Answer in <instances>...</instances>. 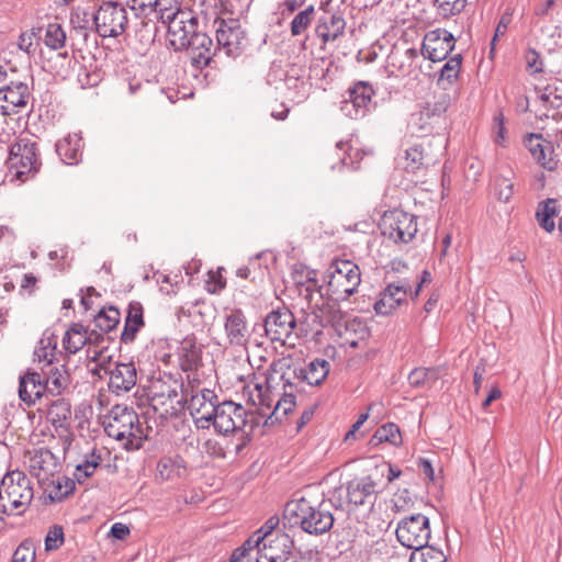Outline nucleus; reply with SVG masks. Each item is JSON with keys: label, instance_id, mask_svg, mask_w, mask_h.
<instances>
[{"label": "nucleus", "instance_id": "nucleus-1", "mask_svg": "<svg viewBox=\"0 0 562 562\" xmlns=\"http://www.w3.org/2000/svg\"><path fill=\"white\" fill-rule=\"evenodd\" d=\"M327 506L325 503L313 505L302 497L285 505L284 517L291 525L300 526L307 533L323 535L334 525V516Z\"/></svg>", "mask_w": 562, "mask_h": 562}, {"label": "nucleus", "instance_id": "nucleus-2", "mask_svg": "<svg viewBox=\"0 0 562 562\" xmlns=\"http://www.w3.org/2000/svg\"><path fill=\"white\" fill-rule=\"evenodd\" d=\"M34 497L31 480L21 471L7 473L0 485V515H21Z\"/></svg>", "mask_w": 562, "mask_h": 562}, {"label": "nucleus", "instance_id": "nucleus-3", "mask_svg": "<svg viewBox=\"0 0 562 562\" xmlns=\"http://www.w3.org/2000/svg\"><path fill=\"white\" fill-rule=\"evenodd\" d=\"M10 173L22 182L33 177L41 167L38 147L29 136H20L10 146L7 160Z\"/></svg>", "mask_w": 562, "mask_h": 562}, {"label": "nucleus", "instance_id": "nucleus-4", "mask_svg": "<svg viewBox=\"0 0 562 562\" xmlns=\"http://www.w3.org/2000/svg\"><path fill=\"white\" fill-rule=\"evenodd\" d=\"M104 430L116 440L126 439L130 443L138 445L144 434L139 425L137 414L123 405H115L109 413L104 422Z\"/></svg>", "mask_w": 562, "mask_h": 562}, {"label": "nucleus", "instance_id": "nucleus-5", "mask_svg": "<svg viewBox=\"0 0 562 562\" xmlns=\"http://www.w3.org/2000/svg\"><path fill=\"white\" fill-rule=\"evenodd\" d=\"M181 390L182 384L170 375L157 379L150 385V406L161 417L177 415L183 402Z\"/></svg>", "mask_w": 562, "mask_h": 562}, {"label": "nucleus", "instance_id": "nucleus-6", "mask_svg": "<svg viewBox=\"0 0 562 562\" xmlns=\"http://www.w3.org/2000/svg\"><path fill=\"white\" fill-rule=\"evenodd\" d=\"M328 289L337 299L346 300L357 292L361 283L359 267L345 259L334 260L327 270Z\"/></svg>", "mask_w": 562, "mask_h": 562}, {"label": "nucleus", "instance_id": "nucleus-7", "mask_svg": "<svg viewBox=\"0 0 562 562\" xmlns=\"http://www.w3.org/2000/svg\"><path fill=\"white\" fill-rule=\"evenodd\" d=\"M397 541L413 551L428 544L431 530L429 518L423 514H414L402 518L395 530Z\"/></svg>", "mask_w": 562, "mask_h": 562}, {"label": "nucleus", "instance_id": "nucleus-8", "mask_svg": "<svg viewBox=\"0 0 562 562\" xmlns=\"http://www.w3.org/2000/svg\"><path fill=\"white\" fill-rule=\"evenodd\" d=\"M93 25L101 37H117L126 30V9L116 2H104L93 13Z\"/></svg>", "mask_w": 562, "mask_h": 562}, {"label": "nucleus", "instance_id": "nucleus-9", "mask_svg": "<svg viewBox=\"0 0 562 562\" xmlns=\"http://www.w3.org/2000/svg\"><path fill=\"white\" fill-rule=\"evenodd\" d=\"M379 226L382 235L395 243H408L417 233L416 217L402 210L385 212Z\"/></svg>", "mask_w": 562, "mask_h": 562}, {"label": "nucleus", "instance_id": "nucleus-10", "mask_svg": "<svg viewBox=\"0 0 562 562\" xmlns=\"http://www.w3.org/2000/svg\"><path fill=\"white\" fill-rule=\"evenodd\" d=\"M165 25L168 43L175 50H183L190 45L191 37L198 33V19L191 10L176 12V16Z\"/></svg>", "mask_w": 562, "mask_h": 562}, {"label": "nucleus", "instance_id": "nucleus-11", "mask_svg": "<svg viewBox=\"0 0 562 562\" xmlns=\"http://www.w3.org/2000/svg\"><path fill=\"white\" fill-rule=\"evenodd\" d=\"M211 424L218 434L224 436L243 431L247 424V412L239 404L223 402L217 404Z\"/></svg>", "mask_w": 562, "mask_h": 562}, {"label": "nucleus", "instance_id": "nucleus-12", "mask_svg": "<svg viewBox=\"0 0 562 562\" xmlns=\"http://www.w3.org/2000/svg\"><path fill=\"white\" fill-rule=\"evenodd\" d=\"M215 23L217 24L216 48L223 50L227 56H237L246 41L240 22L236 19H220L215 20Z\"/></svg>", "mask_w": 562, "mask_h": 562}, {"label": "nucleus", "instance_id": "nucleus-13", "mask_svg": "<svg viewBox=\"0 0 562 562\" xmlns=\"http://www.w3.org/2000/svg\"><path fill=\"white\" fill-rule=\"evenodd\" d=\"M437 151L431 150V142L415 144L405 150L403 168L409 173H417L435 165L443 148L442 139L437 140Z\"/></svg>", "mask_w": 562, "mask_h": 562}, {"label": "nucleus", "instance_id": "nucleus-14", "mask_svg": "<svg viewBox=\"0 0 562 562\" xmlns=\"http://www.w3.org/2000/svg\"><path fill=\"white\" fill-rule=\"evenodd\" d=\"M285 367L291 379L295 378L300 382H306L310 385H319L329 372V362L325 359H314L305 367L294 368L293 370L290 369L285 359H279L271 364L274 372H281Z\"/></svg>", "mask_w": 562, "mask_h": 562}, {"label": "nucleus", "instance_id": "nucleus-15", "mask_svg": "<svg viewBox=\"0 0 562 562\" xmlns=\"http://www.w3.org/2000/svg\"><path fill=\"white\" fill-rule=\"evenodd\" d=\"M296 319L288 308L270 312L265 319V331L272 341L285 345L293 336Z\"/></svg>", "mask_w": 562, "mask_h": 562}, {"label": "nucleus", "instance_id": "nucleus-16", "mask_svg": "<svg viewBox=\"0 0 562 562\" xmlns=\"http://www.w3.org/2000/svg\"><path fill=\"white\" fill-rule=\"evenodd\" d=\"M216 395L209 389L193 393L188 401V409L200 429H209L214 412H216Z\"/></svg>", "mask_w": 562, "mask_h": 562}, {"label": "nucleus", "instance_id": "nucleus-17", "mask_svg": "<svg viewBox=\"0 0 562 562\" xmlns=\"http://www.w3.org/2000/svg\"><path fill=\"white\" fill-rule=\"evenodd\" d=\"M454 48L453 35L443 29H436L426 33L422 54L425 58L436 63L447 58Z\"/></svg>", "mask_w": 562, "mask_h": 562}, {"label": "nucleus", "instance_id": "nucleus-18", "mask_svg": "<svg viewBox=\"0 0 562 562\" xmlns=\"http://www.w3.org/2000/svg\"><path fill=\"white\" fill-rule=\"evenodd\" d=\"M373 94L372 87L360 81L348 90V99L341 102L340 110L350 119L362 117L369 112Z\"/></svg>", "mask_w": 562, "mask_h": 562}, {"label": "nucleus", "instance_id": "nucleus-19", "mask_svg": "<svg viewBox=\"0 0 562 562\" xmlns=\"http://www.w3.org/2000/svg\"><path fill=\"white\" fill-rule=\"evenodd\" d=\"M449 106V97L442 95L439 100L427 103L417 113H414L411 119V125L417 132L427 134L430 133L443 119V114Z\"/></svg>", "mask_w": 562, "mask_h": 562}, {"label": "nucleus", "instance_id": "nucleus-20", "mask_svg": "<svg viewBox=\"0 0 562 562\" xmlns=\"http://www.w3.org/2000/svg\"><path fill=\"white\" fill-rule=\"evenodd\" d=\"M26 457L29 470L38 481L47 480L57 471V458L46 448L29 450Z\"/></svg>", "mask_w": 562, "mask_h": 562}, {"label": "nucleus", "instance_id": "nucleus-21", "mask_svg": "<svg viewBox=\"0 0 562 562\" xmlns=\"http://www.w3.org/2000/svg\"><path fill=\"white\" fill-rule=\"evenodd\" d=\"M346 21L340 12H324L316 21L315 35L325 45L344 35Z\"/></svg>", "mask_w": 562, "mask_h": 562}, {"label": "nucleus", "instance_id": "nucleus-22", "mask_svg": "<svg viewBox=\"0 0 562 562\" xmlns=\"http://www.w3.org/2000/svg\"><path fill=\"white\" fill-rule=\"evenodd\" d=\"M109 389L116 394L131 391L137 382L134 362L116 363L109 370Z\"/></svg>", "mask_w": 562, "mask_h": 562}, {"label": "nucleus", "instance_id": "nucleus-23", "mask_svg": "<svg viewBox=\"0 0 562 562\" xmlns=\"http://www.w3.org/2000/svg\"><path fill=\"white\" fill-rule=\"evenodd\" d=\"M407 285L405 283L389 284L381 292L379 300L374 303V311L378 315L387 316L392 314L407 297Z\"/></svg>", "mask_w": 562, "mask_h": 562}, {"label": "nucleus", "instance_id": "nucleus-24", "mask_svg": "<svg viewBox=\"0 0 562 562\" xmlns=\"http://www.w3.org/2000/svg\"><path fill=\"white\" fill-rule=\"evenodd\" d=\"M184 49L189 52L193 66L203 67L210 64L217 48L214 47L209 35L198 32L191 37L190 45L186 46Z\"/></svg>", "mask_w": 562, "mask_h": 562}, {"label": "nucleus", "instance_id": "nucleus-25", "mask_svg": "<svg viewBox=\"0 0 562 562\" xmlns=\"http://www.w3.org/2000/svg\"><path fill=\"white\" fill-rule=\"evenodd\" d=\"M348 499L356 506L373 504L376 494V483L371 475L355 479L348 483Z\"/></svg>", "mask_w": 562, "mask_h": 562}, {"label": "nucleus", "instance_id": "nucleus-26", "mask_svg": "<svg viewBox=\"0 0 562 562\" xmlns=\"http://www.w3.org/2000/svg\"><path fill=\"white\" fill-rule=\"evenodd\" d=\"M526 148L530 151L531 156L548 170H553L557 166L552 155L554 153L551 144L546 140L540 134H530L524 139Z\"/></svg>", "mask_w": 562, "mask_h": 562}, {"label": "nucleus", "instance_id": "nucleus-27", "mask_svg": "<svg viewBox=\"0 0 562 562\" xmlns=\"http://www.w3.org/2000/svg\"><path fill=\"white\" fill-rule=\"evenodd\" d=\"M224 328L231 345H246L249 334L246 317L241 311H232L225 318Z\"/></svg>", "mask_w": 562, "mask_h": 562}, {"label": "nucleus", "instance_id": "nucleus-28", "mask_svg": "<svg viewBox=\"0 0 562 562\" xmlns=\"http://www.w3.org/2000/svg\"><path fill=\"white\" fill-rule=\"evenodd\" d=\"M188 474L186 462L182 458L162 457L157 462L156 479L160 482L178 481Z\"/></svg>", "mask_w": 562, "mask_h": 562}, {"label": "nucleus", "instance_id": "nucleus-29", "mask_svg": "<svg viewBox=\"0 0 562 562\" xmlns=\"http://www.w3.org/2000/svg\"><path fill=\"white\" fill-rule=\"evenodd\" d=\"M44 380L37 372H27L20 379L19 396L29 404H35L45 394Z\"/></svg>", "mask_w": 562, "mask_h": 562}, {"label": "nucleus", "instance_id": "nucleus-30", "mask_svg": "<svg viewBox=\"0 0 562 562\" xmlns=\"http://www.w3.org/2000/svg\"><path fill=\"white\" fill-rule=\"evenodd\" d=\"M92 15L93 13H89L86 10H81L79 8L71 13L70 23L74 31V34L71 35V46L74 49L81 50V47H79V43L76 42V38H80L86 43L91 35V32L94 27Z\"/></svg>", "mask_w": 562, "mask_h": 562}, {"label": "nucleus", "instance_id": "nucleus-31", "mask_svg": "<svg viewBox=\"0 0 562 562\" xmlns=\"http://www.w3.org/2000/svg\"><path fill=\"white\" fill-rule=\"evenodd\" d=\"M417 50L408 48L404 52H392L387 57L386 71L390 77L407 76L412 71Z\"/></svg>", "mask_w": 562, "mask_h": 562}, {"label": "nucleus", "instance_id": "nucleus-32", "mask_svg": "<svg viewBox=\"0 0 562 562\" xmlns=\"http://www.w3.org/2000/svg\"><path fill=\"white\" fill-rule=\"evenodd\" d=\"M82 139L77 133L69 134L56 144V151L67 165L78 164L82 157Z\"/></svg>", "mask_w": 562, "mask_h": 562}, {"label": "nucleus", "instance_id": "nucleus-33", "mask_svg": "<svg viewBox=\"0 0 562 562\" xmlns=\"http://www.w3.org/2000/svg\"><path fill=\"white\" fill-rule=\"evenodd\" d=\"M202 350L193 338H184L179 347V361L183 371H191L201 364Z\"/></svg>", "mask_w": 562, "mask_h": 562}, {"label": "nucleus", "instance_id": "nucleus-34", "mask_svg": "<svg viewBox=\"0 0 562 562\" xmlns=\"http://www.w3.org/2000/svg\"><path fill=\"white\" fill-rule=\"evenodd\" d=\"M271 543L276 544V549L261 555L265 562H299L292 553L293 541L288 535L276 536Z\"/></svg>", "mask_w": 562, "mask_h": 562}, {"label": "nucleus", "instance_id": "nucleus-35", "mask_svg": "<svg viewBox=\"0 0 562 562\" xmlns=\"http://www.w3.org/2000/svg\"><path fill=\"white\" fill-rule=\"evenodd\" d=\"M29 86L22 81H13L3 89H0V99H3L13 108H25L30 100Z\"/></svg>", "mask_w": 562, "mask_h": 562}, {"label": "nucleus", "instance_id": "nucleus-36", "mask_svg": "<svg viewBox=\"0 0 562 562\" xmlns=\"http://www.w3.org/2000/svg\"><path fill=\"white\" fill-rule=\"evenodd\" d=\"M142 326H144L143 306L138 302H132L128 305L125 326L121 335L122 341H133Z\"/></svg>", "mask_w": 562, "mask_h": 562}, {"label": "nucleus", "instance_id": "nucleus-37", "mask_svg": "<svg viewBox=\"0 0 562 562\" xmlns=\"http://www.w3.org/2000/svg\"><path fill=\"white\" fill-rule=\"evenodd\" d=\"M558 201L555 199H547L538 203L536 210V220L538 225L547 233L555 229L554 218L558 216Z\"/></svg>", "mask_w": 562, "mask_h": 562}, {"label": "nucleus", "instance_id": "nucleus-38", "mask_svg": "<svg viewBox=\"0 0 562 562\" xmlns=\"http://www.w3.org/2000/svg\"><path fill=\"white\" fill-rule=\"evenodd\" d=\"M89 340L90 337L88 336L87 328L82 324L75 323L65 333V336L63 338V346L67 352L76 353Z\"/></svg>", "mask_w": 562, "mask_h": 562}, {"label": "nucleus", "instance_id": "nucleus-39", "mask_svg": "<svg viewBox=\"0 0 562 562\" xmlns=\"http://www.w3.org/2000/svg\"><path fill=\"white\" fill-rule=\"evenodd\" d=\"M336 155L340 167L357 169L359 161L363 158V151L359 148H352L347 142L336 144Z\"/></svg>", "mask_w": 562, "mask_h": 562}, {"label": "nucleus", "instance_id": "nucleus-40", "mask_svg": "<svg viewBox=\"0 0 562 562\" xmlns=\"http://www.w3.org/2000/svg\"><path fill=\"white\" fill-rule=\"evenodd\" d=\"M281 379L283 380V396L280 398L276 405L274 412H282L283 415H288L295 407V395L294 390L297 386L291 381V376L289 372H283L281 374Z\"/></svg>", "mask_w": 562, "mask_h": 562}, {"label": "nucleus", "instance_id": "nucleus-41", "mask_svg": "<svg viewBox=\"0 0 562 562\" xmlns=\"http://www.w3.org/2000/svg\"><path fill=\"white\" fill-rule=\"evenodd\" d=\"M69 384V375L61 368L50 369L47 378L44 380L45 392L52 395L61 394Z\"/></svg>", "mask_w": 562, "mask_h": 562}, {"label": "nucleus", "instance_id": "nucleus-42", "mask_svg": "<svg viewBox=\"0 0 562 562\" xmlns=\"http://www.w3.org/2000/svg\"><path fill=\"white\" fill-rule=\"evenodd\" d=\"M56 346L57 339L55 335L49 330H45L35 348L34 356L40 362L44 361L46 364H52L55 358Z\"/></svg>", "mask_w": 562, "mask_h": 562}, {"label": "nucleus", "instance_id": "nucleus-43", "mask_svg": "<svg viewBox=\"0 0 562 562\" xmlns=\"http://www.w3.org/2000/svg\"><path fill=\"white\" fill-rule=\"evenodd\" d=\"M315 7L307 5L305 9L297 12L290 23V31L292 36H300L307 31L315 18Z\"/></svg>", "mask_w": 562, "mask_h": 562}, {"label": "nucleus", "instance_id": "nucleus-44", "mask_svg": "<svg viewBox=\"0 0 562 562\" xmlns=\"http://www.w3.org/2000/svg\"><path fill=\"white\" fill-rule=\"evenodd\" d=\"M461 63L462 57L460 54L448 59L440 70L438 85L443 89H447L449 86H451L458 79L461 69Z\"/></svg>", "mask_w": 562, "mask_h": 562}, {"label": "nucleus", "instance_id": "nucleus-45", "mask_svg": "<svg viewBox=\"0 0 562 562\" xmlns=\"http://www.w3.org/2000/svg\"><path fill=\"white\" fill-rule=\"evenodd\" d=\"M67 41L66 32L59 23H49L45 27L43 42L52 50L65 47Z\"/></svg>", "mask_w": 562, "mask_h": 562}, {"label": "nucleus", "instance_id": "nucleus-46", "mask_svg": "<svg viewBox=\"0 0 562 562\" xmlns=\"http://www.w3.org/2000/svg\"><path fill=\"white\" fill-rule=\"evenodd\" d=\"M120 311L116 307L110 306L101 310L94 316V324L100 330L108 333L116 327L120 322Z\"/></svg>", "mask_w": 562, "mask_h": 562}, {"label": "nucleus", "instance_id": "nucleus-47", "mask_svg": "<svg viewBox=\"0 0 562 562\" xmlns=\"http://www.w3.org/2000/svg\"><path fill=\"white\" fill-rule=\"evenodd\" d=\"M47 416L53 425L61 426L71 416L70 404L64 398L53 401L47 409Z\"/></svg>", "mask_w": 562, "mask_h": 562}, {"label": "nucleus", "instance_id": "nucleus-48", "mask_svg": "<svg viewBox=\"0 0 562 562\" xmlns=\"http://www.w3.org/2000/svg\"><path fill=\"white\" fill-rule=\"evenodd\" d=\"M409 562H447V557L441 550L427 544L417 551H413Z\"/></svg>", "mask_w": 562, "mask_h": 562}, {"label": "nucleus", "instance_id": "nucleus-49", "mask_svg": "<svg viewBox=\"0 0 562 562\" xmlns=\"http://www.w3.org/2000/svg\"><path fill=\"white\" fill-rule=\"evenodd\" d=\"M183 10L178 5L177 0H158L154 4L153 13H156L161 23L166 24L176 16V12H183Z\"/></svg>", "mask_w": 562, "mask_h": 562}, {"label": "nucleus", "instance_id": "nucleus-50", "mask_svg": "<svg viewBox=\"0 0 562 562\" xmlns=\"http://www.w3.org/2000/svg\"><path fill=\"white\" fill-rule=\"evenodd\" d=\"M244 550L247 552H252L255 549L257 550L255 557H261L265 552H272L276 549V544H268L265 535H260V532L252 533L244 544Z\"/></svg>", "mask_w": 562, "mask_h": 562}, {"label": "nucleus", "instance_id": "nucleus-51", "mask_svg": "<svg viewBox=\"0 0 562 562\" xmlns=\"http://www.w3.org/2000/svg\"><path fill=\"white\" fill-rule=\"evenodd\" d=\"M373 438L379 442H390L397 446L402 441V436L397 425L387 423L381 426L374 434Z\"/></svg>", "mask_w": 562, "mask_h": 562}, {"label": "nucleus", "instance_id": "nucleus-52", "mask_svg": "<svg viewBox=\"0 0 562 562\" xmlns=\"http://www.w3.org/2000/svg\"><path fill=\"white\" fill-rule=\"evenodd\" d=\"M437 379V372L430 368H417L408 374V383L414 387L427 385L430 381Z\"/></svg>", "mask_w": 562, "mask_h": 562}, {"label": "nucleus", "instance_id": "nucleus-53", "mask_svg": "<svg viewBox=\"0 0 562 562\" xmlns=\"http://www.w3.org/2000/svg\"><path fill=\"white\" fill-rule=\"evenodd\" d=\"M244 395L247 396L248 402L254 406H267L270 407L268 402V395L261 384H248L244 389Z\"/></svg>", "mask_w": 562, "mask_h": 562}, {"label": "nucleus", "instance_id": "nucleus-54", "mask_svg": "<svg viewBox=\"0 0 562 562\" xmlns=\"http://www.w3.org/2000/svg\"><path fill=\"white\" fill-rule=\"evenodd\" d=\"M438 13L449 18L460 13L465 7V0H435Z\"/></svg>", "mask_w": 562, "mask_h": 562}, {"label": "nucleus", "instance_id": "nucleus-55", "mask_svg": "<svg viewBox=\"0 0 562 562\" xmlns=\"http://www.w3.org/2000/svg\"><path fill=\"white\" fill-rule=\"evenodd\" d=\"M100 458H95L93 454L90 459L85 460L82 463L76 467L74 472L75 479L79 483H83L86 479L90 477L99 467Z\"/></svg>", "mask_w": 562, "mask_h": 562}, {"label": "nucleus", "instance_id": "nucleus-56", "mask_svg": "<svg viewBox=\"0 0 562 562\" xmlns=\"http://www.w3.org/2000/svg\"><path fill=\"white\" fill-rule=\"evenodd\" d=\"M35 547L31 540H24L19 544L12 555V562H34Z\"/></svg>", "mask_w": 562, "mask_h": 562}, {"label": "nucleus", "instance_id": "nucleus-57", "mask_svg": "<svg viewBox=\"0 0 562 562\" xmlns=\"http://www.w3.org/2000/svg\"><path fill=\"white\" fill-rule=\"evenodd\" d=\"M64 543V531L60 526L52 527L45 538V550L52 551L58 549Z\"/></svg>", "mask_w": 562, "mask_h": 562}, {"label": "nucleus", "instance_id": "nucleus-58", "mask_svg": "<svg viewBox=\"0 0 562 562\" xmlns=\"http://www.w3.org/2000/svg\"><path fill=\"white\" fill-rule=\"evenodd\" d=\"M306 326L310 329H316V327H324L328 325L331 322L330 315L326 314L323 308H319V311L313 310L311 314L306 317Z\"/></svg>", "mask_w": 562, "mask_h": 562}, {"label": "nucleus", "instance_id": "nucleus-59", "mask_svg": "<svg viewBox=\"0 0 562 562\" xmlns=\"http://www.w3.org/2000/svg\"><path fill=\"white\" fill-rule=\"evenodd\" d=\"M514 194V183L507 178H498L496 180V195L502 202H509Z\"/></svg>", "mask_w": 562, "mask_h": 562}, {"label": "nucleus", "instance_id": "nucleus-60", "mask_svg": "<svg viewBox=\"0 0 562 562\" xmlns=\"http://www.w3.org/2000/svg\"><path fill=\"white\" fill-rule=\"evenodd\" d=\"M40 29H32L31 31L24 32L19 36L18 48L26 54H31L33 49L34 38L37 37Z\"/></svg>", "mask_w": 562, "mask_h": 562}, {"label": "nucleus", "instance_id": "nucleus-61", "mask_svg": "<svg viewBox=\"0 0 562 562\" xmlns=\"http://www.w3.org/2000/svg\"><path fill=\"white\" fill-rule=\"evenodd\" d=\"M527 70L531 74L541 72L543 63L540 55L535 49H528L525 55Z\"/></svg>", "mask_w": 562, "mask_h": 562}, {"label": "nucleus", "instance_id": "nucleus-62", "mask_svg": "<svg viewBox=\"0 0 562 562\" xmlns=\"http://www.w3.org/2000/svg\"><path fill=\"white\" fill-rule=\"evenodd\" d=\"M279 525V519L277 517H270L265 525L257 530L260 535H265V539L268 544H270V540H273L278 535H285L284 532H274V529Z\"/></svg>", "mask_w": 562, "mask_h": 562}, {"label": "nucleus", "instance_id": "nucleus-63", "mask_svg": "<svg viewBox=\"0 0 562 562\" xmlns=\"http://www.w3.org/2000/svg\"><path fill=\"white\" fill-rule=\"evenodd\" d=\"M380 470L381 475H384L386 471L387 483L393 482L398 479L402 474V471L390 463H384L382 467L378 468Z\"/></svg>", "mask_w": 562, "mask_h": 562}, {"label": "nucleus", "instance_id": "nucleus-64", "mask_svg": "<svg viewBox=\"0 0 562 562\" xmlns=\"http://www.w3.org/2000/svg\"><path fill=\"white\" fill-rule=\"evenodd\" d=\"M112 537L119 540H124L130 535V529L126 525L121 522H115L110 530Z\"/></svg>", "mask_w": 562, "mask_h": 562}]
</instances>
